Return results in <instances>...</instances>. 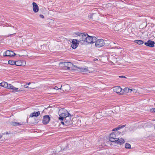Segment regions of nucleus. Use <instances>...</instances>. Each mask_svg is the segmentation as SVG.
Returning <instances> with one entry per match:
<instances>
[{"mask_svg":"<svg viewBox=\"0 0 155 155\" xmlns=\"http://www.w3.org/2000/svg\"><path fill=\"white\" fill-rule=\"evenodd\" d=\"M87 33L86 32L79 33L78 35V38L77 39L78 42L83 44V42H85L86 36Z\"/></svg>","mask_w":155,"mask_h":155,"instance_id":"obj_1","label":"nucleus"},{"mask_svg":"<svg viewBox=\"0 0 155 155\" xmlns=\"http://www.w3.org/2000/svg\"><path fill=\"white\" fill-rule=\"evenodd\" d=\"M60 64H63L64 68L66 70H71L72 69V68L75 67V65L69 62H63L60 63Z\"/></svg>","mask_w":155,"mask_h":155,"instance_id":"obj_2","label":"nucleus"},{"mask_svg":"<svg viewBox=\"0 0 155 155\" xmlns=\"http://www.w3.org/2000/svg\"><path fill=\"white\" fill-rule=\"evenodd\" d=\"M96 39H97V38L95 37L90 36L87 34L85 40V42L87 43L88 44H93L96 41L95 40Z\"/></svg>","mask_w":155,"mask_h":155,"instance_id":"obj_3","label":"nucleus"},{"mask_svg":"<svg viewBox=\"0 0 155 155\" xmlns=\"http://www.w3.org/2000/svg\"><path fill=\"white\" fill-rule=\"evenodd\" d=\"M95 41V46L97 48H101L105 45V42L103 39H97Z\"/></svg>","mask_w":155,"mask_h":155,"instance_id":"obj_4","label":"nucleus"},{"mask_svg":"<svg viewBox=\"0 0 155 155\" xmlns=\"http://www.w3.org/2000/svg\"><path fill=\"white\" fill-rule=\"evenodd\" d=\"M72 116H69L66 117L65 118L64 120V121L65 122V123L66 124V126H68L70 125H71L72 124V121L71 120V117Z\"/></svg>","mask_w":155,"mask_h":155,"instance_id":"obj_5","label":"nucleus"},{"mask_svg":"<svg viewBox=\"0 0 155 155\" xmlns=\"http://www.w3.org/2000/svg\"><path fill=\"white\" fill-rule=\"evenodd\" d=\"M4 56L7 57H13L16 55L15 53L9 50H7L3 54Z\"/></svg>","mask_w":155,"mask_h":155,"instance_id":"obj_6","label":"nucleus"},{"mask_svg":"<svg viewBox=\"0 0 155 155\" xmlns=\"http://www.w3.org/2000/svg\"><path fill=\"white\" fill-rule=\"evenodd\" d=\"M114 92L117 94L120 93V94H123V89H122L120 86H116L114 87Z\"/></svg>","mask_w":155,"mask_h":155,"instance_id":"obj_7","label":"nucleus"},{"mask_svg":"<svg viewBox=\"0 0 155 155\" xmlns=\"http://www.w3.org/2000/svg\"><path fill=\"white\" fill-rule=\"evenodd\" d=\"M50 120V117L48 115H45L43 116L42 123L46 125L47 124Z\"/></svg>","mask_w":155,"mask_h":155,"instance_id":"obj_8","label":"nucleus"},{"mask_svg":"<svg viewBox=\"0 0 155 155\" xmlns=\"http://www.w3.org/2000/svg\"><path fill=\"white\" fill-rule=\"evenodd\" d=\"M78 39H73L72 41L71 47L73 49H75L78 47V43H79L78 42Z\"/></svg>","mask_w":155,"mask_h":155,"instance_id":"obj_9","label":"nucleus"},{"mask_svg":"<svg viewBox=\"0 0 155 155\" xmlns=\"http://www.w3.org/2000/svg\"><path fill=\"white\" fill-rule=\"evenodd\" d=\"M155 42L154 41L151 40H148L147 42L144 43V45L147 46L153 47L154 46Z\"/></svg>","mask_w":155,"mask_h":155,"instance_id":"obj_10","label":"nucleus"},{"mask_svg":"<svg viewBox=\"0 0 155 155\" xmlns=\"http://www.w3.org/2000/svg\"><path fill=\"white\" fill-rule=\"evenodd\" d=\"M7 88L8 89L14 90V91L15 92L21 91V90L20 89L18 90V88H16L15 87L11 84H8Z\"/></svg>","mask_w":155,"mask_h":155,"instance_id":"obj_11","label":"nucleus"},{"mask_svg":"<svg viewBox=\"0 0 155 155\" xmlns=\"http://www.w3.org/2000/svg\"><path fill=\"white\" fill-rule=\"evenodd\" d=\"M125 141L124 140L123 138H119L118 139L116 140V144H117L121 145L124 143Z\"/></svg>","mask_w":155,"mask_h":155,"instance_id":"obj_12","label":"nucleus"},{"mask_svg":"<svg viewBox=\"0 0 155 155\" xmlns=\"http://www.w3.org/2000/svg\"><path fill=\"white\" fill-rule=\"evenodd\" d=\"M32 5L33 7V11L35 13L38 12L39 10V8L36 3L33 2L32 3Z\"/></svg>","mask_w":155,"mask_h":155,"instance_id":"obj_13","label":"nucleus"},{"mask_svg":"<svg viewBox=\"0 0 155 155\" xmlns=\"http://www.w3.org/2000/svg\"><path fill=\"white\" fill-rule=\"evenodd\" d=\"M23 62H25V61H24V60H21L16 61L15 65L17 66H22L23 65L22 64Z\"/></svg>","mask_w":155,"mask_h":155,"instance_id":"obj_14","label":"nucleus"},{"mask_svg":"<svg viewBox=\"0 0 155 155\" xmlns=\"http://www.w3.org/2000/svg\"><path fill=\"white\" fill-rule=\"evenodd\" d=\"M132 91V89H130L128 87H125L123 89V94H126L128 93H131Z\"/></svg>","mask_w":155,"mask_h":155,"instance_id":"obj_15","label":"nucleus"},{"mask_svg":"<svg viewBox=\"0 0 155 155\" xmlns=\"http://www.w3.org/2000/svg\"><path fill=\"white\" fill-rule=\"evenodd\" d=\"M61 115L64 117V118L68 116L69 115V116H72L71 114L69 113L67 110L65 111L64 112L62 113L61 114Z\"/></svg>","mask_w":155,"mask_h":155,"instance_id":"obj_16","label":"nucleus"},{"mask_svg":"<svg viewBox=\"0 0 155 155\" xmlns=\"http://www.w3.org/2000/svg\"><path fill=\"white\" fill-rule=\"evenodd\" d=\"M40 114V113L39 111L37 112H34L30 114V116L31 117H37L39 116Z\"/></svg>","mask_w":155,"mask_h":155,"instance_id":"obj_17","label":"nucleus"},{"mask_svg":"<svg viewBox=\"0 0 155 155\" xmlns=\"http://www.w3.org/2000/svg\"><path fill=\"white\" fill-rule=\"evenodd\" d=\"M117 133H119V134H120L121 133L119 131H117L115 132H113L110 135L109 137L115 138H118L116 137V134H117Z\"/></svg>","mask_w":155,"mask_h":155,"instance_id":"obj_18","label":"nucleus"},{"mask_svg":"<svg viewBox=\"0 0 155 155\" xmlns=\"http://www.w3.org/2000/svg\"><path fill=\"white\" fill-rule=\"evenodd\" d=\"M75 67L78 68V70L79 71L81 72H86L88 71V69L86 68H78L76 67Z\"/></svg>","mask_w":155,"mask_h":155,"instance_id":"obj_19","label":"nucleus"},{"mask_svg":"<svg viewBox=\"0 0 155 155\" xmlns=\"http://www.w3.org/2000/svg\"><path fill=\"white\" fill-rule=\"evenodd\" d=\"M125 125H122L121 126H120V125L119 126H118V127H116V128L113 129L112 130L113 131H115L118 130H120V129H121L123 128V127H125Z\"/></svg>","mask_w":155,"mask_h":155,"instance_id":"obj_20","label":"nucleus"},{"mask_svg":"<svg viewBox=\"0 0 155 155\" xmlns=\"http://www.w3.org/2000/svg\"><path fill=\"white\" fill-rule=\"evenodd\" d=\"M2 86L5 88H8V84L6 82H3L2 83Z\"/></svg>","mask_w":155,"mask_h":155,"instance_id":"obj_21","label":"nucleus"},{"mask_svg":"<svg viewBox=\"0 0 155 155\" xmlns=\"http://www.w3.org/2000/svg\"><path fill=\"white\" fill-rule=\"evenodd\" d=\"M135 42L138 44L139 45H142L143 44V41L141 40H136L134 41Z\"/></svg>","mask_w":155,"mask_h":155,"instance_id":"obj_22","label":"nucleus"},{"mask_svg":"<svg viewBox=\"0 0 155 155\" xmlns=\"http://www.w3.org/2000/svg\"><path fill=\"white\" fill-rule=\"evenodd\" d=\"M118 138H113L109 137L110 141L115 143H116V140Z\"/></svg>","mask_w":155,"mask_h":155,"instance_id":"obj_23","label":"nucleus"},{"mask_svg":"<svg viewBox=\"0 0 155 155\" xmlns=\"http://www.w3.org/2000/svg\"><path fill=\"white\" fill-rule=\"evenodd\" d=\"M16 61L13 60H10L8 61V63L9 64L11 65H15Z\"/></svg>","mask_w":155,"mask_h":155,"instance_id":"obj_24","label":"nucleus"},{"mask_svg":"<svg viewBox=\"0 0 155 155\" xmlns=\"http://www.w3.org/2000/svg\"><path fill=\"white\" fill-rule=\"evenodd\" d=\"M11 125L15 126H19L21 124H20L19 123L15 122H12L11 124Z\"/></svg>","mask_w":155,"mask_h":155,"instance_id":"obj_25","label":"nucleus"},{"mask_svg":"<svg viewBox=\"0 0 155 155\" xmlns=\"http://www.w3.org/2000/svg\"><path fill=\"white\" fill-rule=\"evenodd\" d=\"M59 147L61 148V150L62 151L66 150L67 149V146H61V147L60 146Z\"/></svg>","mask_w":155,"mask_h":155,"instance_id":"obj_26","label":"nucleus"},{"mask_svg":"<svg viewBox=\"0 0 155 155\" xmlns=\"http://www.w3.org/2000/svg\"><path fill=\"white\" fill-rule=\"evenodd\" d=\"M64 117L62 116L61 115H60V117H59V119L61 121H64Z\"/></svg>","mask_w":155,"mask_h":155,"instance_id":"obj_27","label":"nucleus"},{"mask_svg":"<svg viewBox=\"0 0 155 155\" xmlns=\"http://www.w3.org/2000/svg\"><path fill=\"white\" fill-rule=\"evenodd\" d=\"M94 14L93 13H91L89 14L88 17L90 19H92V17L93 15H94Z\"/></svg>","mask_w":155,"mask_h":155,"instance_id":"obj_28","label":"nucleus"},{"mask_svg":"<svg viewBox=\"0 0 155 155\" xmlns=\"http://www.w3.org/2000/svg\"><path fill=\"white\" fill-rule=\"evenodd\" d=\"M9 27H13L14 28H15V30H16L17 29V28H15V27H14V26H12L11 25V24H8V25H7Z\"/></svg>","mask_w":155,"mask_h":155,"instance_id":"obj_29","label":"nucleus"},{"mask_svg":"<svg viewBox=\"0 0 155 155\" xmlns=\"http://www.w3.org/2000/svg\"><path fill=\"white\" fill-rule=\"evenodd\" d=\"M125 148L128 149H130L131 148V146H125Z\"/></svg>","mask_w":155,"mask_h":155,"instance_id":"obj_30","label":"nucleus"},{"mask_svg":"<svg viewBox=\"0 0 155 155\" xmlns=\"http://www.w3.org/2000/svg\"><path fill=\"white\" fill-rule=\"evenodd\" d=\"M4 134H12V133L10 131H9V132H5Z\"/></svg>","mask_w":155,"mask_h":155,"instance_id":"obj_31","label":"nucleus"},{"mask_svg":"<svg viewBox=\"0 0 155 155\" xmlns=\"http://www.w3.org/2000/svg\"><path fill=\"white\" fill-rule=\"evenodd\" d=\"M119 77L120 78H126V77L124 76H119Z\"/></svg>","mask_w":155,"mask_h":155,"instance_id":"obj_32","label":"nucleus"},{"mask_svg":"<svg viewBox=\"0 0 155 155\" xmlns=\"http://www.w3.org/2000/svg\"><path fill=\"white\" fill-rule=\"evenodd\" d=\"M40 17L42 18H44V16L43 15H40Z\"/></svg>","mask_w":155,"mask_h":155,"instance_id":"obj_33","label":"nucleus"},{"mask_svg":"<svg viewBox=\"0 0 155 155\" xmlns=\"http://www.w3.org/2000/svg\"><path fill=\"white\" fill-rule=\"evenodd\" d=\"M61 123L62 124L65 125L66 126V124L65 123V122L64 121H61Z\"/></svg>","mask_w":155,"mask_h":155,"instance_id":"obj_34","label":"nucleus"},{"mask_svg":"<svg viewBox=\"0 0 155 155\" xmlns=\"http://www.w3.org/2000/svg\"><path fill=\"white\" fill-rule=\"evenodd\" d=\"M151 111H153V112H155V108L151 109Z\"/></svg>","mask_w":155,"mask_h":155,"instance_id":"obj_35","label":"nucleus"},{"mask_svg":"<svg viewBox=\"0 0 155 155\" xmlns=\"http://www.w3.org/2000/svg\"><path fill=\"white\" fill-rule=\"evenodd\" d=\"M125 146H130V145L129 143H126L125 144Z\"/></svg>","mask_w":155,"mask_h":155,"instance_id":"obj_36","label":"nucleus"},{"mask_svg":"<svg viewBox=\"0 0 155 155\" xmlns=\"http://www.w3.org/2000/svg\"><path fill=\"white\" fill-rule=\"evenodd\" d=\"M79 33V32H77L76 33V34L77 35H78H78L79 34V33Z\"/></svg>","mask_w":155,"mask_h":155,"instance_id":"obj_37","label":"nucleus"},{"mask_svg":"<svg viewBox=\"0 0 155 155\" xmlns=\"http://www.w3.org/2000/svg\"><path fill=\"white\" fill-rule=\"evenodd\" d=\"M38 118H36L35 119V120H36V121H37V123H38V122H39V121L38 120Z\"/></svg>","mask_w":155,"mask_h":155,"instance_id":"obj_38","label":"nucleus"},{"mask_svg":"<svg viewBox=\"0 0 155 155\" xmlns=\"http://www.w3.org/2000/svg\"><path fill=\"white\" fill-rule=\"evenodd\" d=\"M27 84L24 86V87L25 88H27L28 87V86H27Z\"/></svg>","mask_w":155,"mask_h":155,"instance_id":"obj_39","label":"nucleus"},{"mask_svg":"<svg viewBox=\"0 0 155 155\" xmlns=\"http://www.w3.org/2000/svg\"><path fill=\"white\" fill-rule=\"evenodd\" d=\"M2 135L1 134H0V139L2 137Z\"/></svg>","mask_w":155,"mask_h":155,"instance_id":"obj_40","label":"nucleus"},{"mask_svg":"<svg viewBox=\"0 0 155 155\" xmlns=\"http://www.w3.org/2000/svg\"><path fill=\"white\" fill-rule=\"evenodd\" d=\"M16 33H13V34H10V36H11V35H15V34Z\"/></svg>","mask_w":155,"mask_h":155,"instance_id":"obj_41","label":"nucleus"},{"mask_svg":"<svg viewBox=\"0 0 155 155\" xmlns=\"http://www.w3.org/2000/svg\"><path fill=\"white\" fill-rule=\"evenodd\" d=\"M30 84H31V83L30 82V83H29L28 84H28V85H29Z\"/></svg>","mask_w":155,"mask_h":155,"instance_id":"obj_42","label":"nucleus"},{"mask_svg":"<svg viewBox=\"0 0 155 155\" xmlns=\"http://www.w3.org/2000/svg\"><path fill=\"white\" fill-rule=\"evenodd\" d=\"M109 143V144H110V145H111V144L110 143V142L109 141H108V144Z\"/></svg>","mask_w":155,"mask_h":155,"instance_id":"obj_43","label":"nucleus"},{"mask_svg":"<svg viewBox=\"0 0 155 155\" xmlns=\"http://www.w3.org/2000/svg\"><path fill=\"white\" fill-rule=\"evenodd\" d=\"M2 83H0V86H2Z\"/></svg>","mask_w":155,"mask_h":155,"instance_id":"obj_44","label":"nucleus"}]
</instances>
